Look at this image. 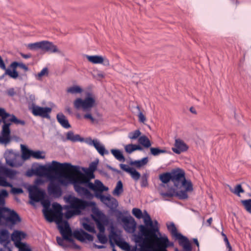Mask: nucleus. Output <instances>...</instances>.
<instances>
[{
    "instance_id": "1",
    "label": "nucleus",
    "mask_w": 251,
    "mask_h": 251,
    "mask_svg": "<svg viewBox=\"0 0 251 251\" xmlns=\"http://www.w3.org/2000/svg\"><path fill=\"white\" fill-rule=\"evenodd\" d=\"M144 222L145 225L139 226L140 234L134 235V241L140 247V251H149V242L154 244L157 251H167L168 237L158 236L161 235L158 222L152 221L148 213Z\"/></svg>"
},
{
    "instance_id": "2",
    "label": "nucleus",
    "mask_w": 251,
    "mask_h": 251,
    "mask_svg": "<svg viewBox=\"0 0 251 251\" xmlns=\"http://www.w3.org/2000/svg\"><path fill=\"white\" fill-rule=\"evenodd\" d=\"M76 167L77 168V171L71 172V174L75 173L78 174L74 179L73 183L75 190L79 195L85 196L88 199H92L94 196L87 188L94 191L95 192L96 197H99V193H101L108 189L98 179L95 180L94 184L91 182V180L95 178L94 172L85 170L84 169L85 174H83L80 172L78 166Z\"/></svg>"
},
{
    "instance_id": "3",
    "label": "nucleus",
    "mask_w": 251,
    "mask_h": 251,
    "mask_svg": "<svg viewBox=\"0 0 251 251\" xmlns=\"http://www.w3.org/2000/svg\"><path fill=\"white\" fill-rule=\"evenodd\" d=\"M48 177L50 180L57 178L58 181L62 184H66L67 181L65 179L67 176L64 175H62L60 173L63 172L64 173L71 174V172H77V168L76 166L72 165L69 163H61L56 161H52L51 165H47Z\"/></svg>"
},
{
    "instance_id": "4",
    "label": "nucleus",
    "mask_w": 251,
    "mask_h": 251,
    "mask_svg": "<svg viewBox=\"0 0 251 251\" xmlns=\"http://www.w3.org/2000/svg\"><path fill=\"white\" fill-rule=\"evenodd\" d=\"M171 181L176 189H180L181 186L185 188L183 191L191 192L193 190V184L190 180L185 178L184 171L180 168L172 170L171 171Z\"/></svg>"
},
{
    "instance_id": "5",
    "label": "nucleus",
    "mask_w": 251,
    "mask_h": 251,
    "mask_svg": "<svg viewBox=\"0 0 251 251\" xmlns=\"http://www.w3.org/2000/svg\"><path fill=\"white\" fill-rule=\"evenodd\" d=\"M64 226L58 225L60 232L62 235V238L56 237V242L58 245L64 249L67 248L69 246L64 243V240L68 241L70 243H74V240L72 238V231L67 221L64 222Z\"/></svg>"
},
{
    "instance_id": "6",
    "label": "nucleus",
    "mask_w": 251,
    "mask_h": 251,
    "mask_svg": "<svg viewBox=\"0 0 251 251\" xmlns=\"http://www.w3.org/2000/svg\"><path fill=\"white\" fill-rule=\"evenodd\" d=\"M96 100L93 95L88 93L85 98H77L74 101V106L76 109H82L84 111H89L96 105Z\"/></svg>"
},
{
    "instance_id": "7",
    "label": "nucleus",
    "mask_w": 251,
    "mask_h": 251,
    "mask_svg": "<svg viewBox=\"0 0 251 251\" xmlns=\"http://www.w3.org/2000/svg\"><path fill=\"white\" fill-rule=\"evenodd\" d=\"M27 47L31 50L40 49L44 52L50 53L60 52L56 45H54L52 42L48 41H42L29 44L27 45Z\"/></svg>"
},
{
    "instance_id": "8",
    "label": "nucleus",
    "mask_w": 251,
    "mask_h": 251,
    "mask_svg": "<svg viewBox=\"0 0 251 251\" xmlns=\"http://www.w3.org/2000/svg\"><path fill=\"white\" fill-rule=\"evenodd\" d=\"M67 202L70 204V205L66 206L65 208H71L75 210L76 214H80L82 210L84 209L89 205L88 201L75 197H69L67 199Z\"/></svg>"
},
{
    "instance_id": "9",
    "label": "nucleus",
    "mask_w": 251,
    "mask_h": 251,
    "mask_svg": "<svg viewBox=\"0 0 251 251\" xmlns=\"http://www.w3.org/2000/svg\"><path fill=\"white\" fill-rule=\"evenodd\" d=\"M45 193L41 190L37 186L33 185L29 188V197L31 200L30 203L33 204V202H39L43 200L45 197Z\"/></svg>"
},
{
    "instance_id": "10",
    "label": "nucleus",
    "mask_w": 251,
    "mask_h": 251,
    "mask_svg": "<svg viewBox=\"0 0 251 251\" xmlns=\"http://www.w3.org/2000/svg\"><path fill=\"white\" fill-rule=\"evenodd\" d=\"M93 219L96 222L99 231L100 232H104L105 226L109 224L107 217L102 212L98 211L95 213Z\"/></svg>"
},
{
    "instance_id": "11",
    "label": "nucleus",
    "mask_w": 251,
    "mask_h": 251,
    "mask_svg": "<svg viewBox=\"0 0 251 251\" xmlns=\"http://www.w3.org/2000/svg\"><path fill=\"white\" fill-rule=\"evenodd\" d=\"M4 156L7 165L14 167L19 165L18 159L20 157V155L18 153L14 152L12 150H7L5 152Z\"/></svg>"
},
{
    "instance_id": "12",
    "label": "nucleus",
    "mask_w": 251,
    "mask_h": 251,
    "mask_svg": "<svg viewBox=\"0 0 251 251\" xmlns=\"http://www.w3.org/2000/svg\"><path fill=\"white\" fill-rule=\"evenodd\" d=\"M52 109L49 107H40L34 104L32 105L31 112L35 116H40L42 118L47 119L50 118V114L51 112Z\"/></svg>"
},
{
    "instance_id": "13",
    "label": "nucleus",
    "mask_w": 251,
    "mask_h": 251,
    "mask_svg": "<svg viewBox=\"0 0 251 251\" xmlns=\"http://www.w3.org/2000/svg\"><path fill=\"white\" fill-rule=\"evenodd\" d=\"M122 222L123 223V227L126 232L133 233L135 232L137 224L133 217H123Z\"/></svg>"
},
{
    "instance_id": "14",
    "label": "nucleus",
    "mask_w": 251,
    "mask_h": 251,
    "mask_svg": "<svg viewBox=\"0 0 251 251\" xmlns=\"http://www.w3.org/2000/svg\"><path fill=\"white\" fill-rule=\"evenodd\" d=\"M161 195L163 197L172 198L176 197L179 200H186L188 198V195L186 191H183L182 190L177 191L176 189L173 188H170L168 192L161 193Z\"/></svg>"
},
{
    "instance_id": "15",
    "label": "nucleus",
    "mask_w": 251,
    "mask_h": 251,
    "mask_svg": "<svg viewBox=\"0 0 251 251\" xmlns=\"http://www.w3.org/2000/svg\"><path fill=\"white\" fill-rule=\"evenodd\" d=\"M9 233L8 230L3 229L0 232V243L3 247L0 249V251H12L10 248L8 246L10 243Z\"/></svg>"
},
{
    "instance_id": "16",
    "label": "nucleus",
    "mask_w": 251,
    "mask_h": 251,
    "mask_svg": "<svg viewBox=\"0 0 251 251\" xmlns=\"http://www.w3.org/2000/svg\"><path fill=\"white\" fill-rule=\"evenodd\" d=\"M50 201H47L43 203L44 209L43 210V213L46 220L50 222H52L56 221V215L54 213L52 209L50 208Z\"/></svg>"
},
{
    "instance_id": "17",
    "label": "nucleus",
    "mask_w": 251,
    "mask_h": 251,
    "mask_svg": "<svg viewBox=\"0 0 251 251\" xmlns=\"http://www.w3.org/2000/svg\"><path fill=\"white\" fill-rule=\"evenodd\" d=\"M87 60L93 64H101L105 66L110 65L109 60L105 57L100 55H87Z\"/></svg>"
},
{
    "instance_id": "18",
    "label": "nucleus",
    "mask_w": 251,
    "mask_h": 251,
    "mask_svg": "<svg viewBox=\"0 0 251 251\" xmlns=\"http://www.w3.org/2000/svg\"><path fill=\"white\" fill-rule=\"evenodd\" d=\"M109 239L110 245L113 247L112 251H117L114 248V244L112 242V240H114L118 246L121 247L124 249H126L127 248L129 247L128 244L126 242H123L122 243L124 245V246H121L120 245L119 242L118 241V239H120V236L116 233V232L114 231V230H111L110 235H109Z\"/></svg>"
},
{
    "instance_id": "19",
    "label": "nucleus",
    "mask_w": 251,
    "mask_h": 251,
    "mask_svg": "<svg viewBox=\"0 0 251 251\" xmlns=\"http://www.w3.org/2000/svg\"><path fill=\"white\" fill-rule=\"evenodd\" d=\"M175 147L172 148V151L176 154H180L182 152L186 151L188 149V146L180 139L175 140Z\"/></svg>"
},
{
    "instance_id": "20",
    "label": "nucleus",
    "mask_w": 251,
    "mask_h": 251,
    "mask_svg": "<svg viewBox=\"0 0 251 251\" xmlns=\"http://www.w3.org/2000/svg\"><path fill=\"white\" fill-rule=\"evenodd\" d=\"M178 240L179 245L183 247L184 251H192V247L188 239L180 233L176 238Z\"/></svg>"
},
{
    "instance_id": "21",
    "label": "nucleus",
    "mask_w": 251,
    "mask_h": 251,
    "mask_svg": "<svg viewBox=\"0 0 251 251\" xmlns=\"http://www.w3.org/2000/svg\"><path fill=\"white\" fill-rule=\"evenodd\" d=\"M48 193L57 196H61L62 194L61 189L59 184L51 180L48 187Z\"/></svg>"
},
{
    "instance_id": "22",
    "label": "nucleus",
    "mask_w": 251,
    "mask_h": 251,
    "mask_svg": "<svg viewBox=\"0 0 251 251\" xmlns=\"http://www.w3.org/2000/svg\"><path fill=\"white\" fill-rule=\"evenodd\" d=\"M32 174L38 176H46L48 177L47 165H40L32 170V173L27 172L28 176H31Z\"/></svg>"
},
{
    "instance_id": "23",
    "label": "nucleus",
    "mask_w": 251,
    "mask_h": 251,
    "mask_svg": "<svg viewBox=\"0 0 251 251\" xmlns=\"http://www.w3.org/2000/svg\"><path fill=\"white\" fill-rule=\"evenodd\" d=\"M52 209L56 215V222L57 224L62 222L63 214L62 212V208L61 205L58 203H54L52 204Z\"/></svg>"
},
{
    "instance_id": "24",
    "label": "nucleus",
    "mask_w": 251,
    "mask_h": 251,
    "mask_svg": "<svg viewBox=\"0 0 251 251\" xmlns=\"http://www.w3.org/2000/svg\"><path fill=\"white\" fill-rule=\"evenodd\" d=\"M89 144L93 145L98 152L101 155L108 153V151L105 150L104 147L101 145L100 143L96 139L92 140L90 139V142L89 143Z\"/></svg>"
},
{
    "instance_id": "25",
    "label": "nucleus",
    "mask_w": 251,
    "mask_h": 251,
    "mask_svg": "<svg viewBox=\"0 0 251 251\" xmlns=\"http://www.w3.org/2000/svg\"><path fill=\"white\" fill-rule=\"evenodd\" d=\"M56 119L58 122L64 128L68 129L71 127V125L68 120L63 113H59L57 114Z\"/></svg>"
},
{
    "instance_id": "26",
    "label": "nucleus",
    "mask_w": 251,
    "mask_h": 251,
    "mask_svg": "<svg viewBox=\"0 0 251 251\" xmlns=\"http://www.w3.org/2000/svg\"><path fill=\"white\" fill-rule=\"evenodd\" d=\"M3 125L2 127V135L4 139V140L7 142L9 141L10 134V130L9 128V126L11 125V123H7L5 121V123H3Z\"/></svg>"
},
{
    "instance_id": "27",
    "label": "nucleus",
    "mask_w": 251,
    "mask_h": 251,
    "mask_svg": "<svg viewBox=\"0 0 251 251\" xmlns=\"http://www.w3.org/2000/svg\"><path fill=\"white\" fill-rule=\"evenodd\" d=\"M99 198H100L101 201H107L109 202V205L108 206L111 208H116L118 206V201L116 199L114 198H111L109 197L105 196L103 195H101V193H99Z\"/></svg>"
},
{
    "instance_id": "28",
    "label": "nucleus",
    "mask_w": 251,
    "mask_h": 251,
    "mask_svg": "<svg viewBox=\"0 0 251 251\" xmlns=\"http://www.w3.org/2000/svg\"><path fill=\"white\" fill-rule=\"evenodd\" d=\"M66 138L68 140H70L73 142H76L77 141L82 142L83 141V138H81L79 135H75L74 132L72 131L68 132L66 135Z\"/></svg>"
},
{
    "instance_id": "29",
    "label": "nucleus",
    "mask_w": 251,
    "mask_h": 251,
    "mask_svg": "<svg viewBox=\"0 0 251 251\" xmlns=\"http://www.w3.org/2000/svg\"><path fill=\"white\" fill-rule=\"evenodd\" d=\"M26 234L21 231L15 230L11 235V239L13 241H21L25 237Z\"/></svg>"
},
{
    "instance_id": "30",
    "label": "nucleus",
    "mask_w": 251,
    "mask_h": 251,
    "mask_svg": "<svg viewBox=\"0 0 251 251\" xmlns=\"http://www.w3.org/2000/svg\"><path fill=\"white\" fill-rule=\"evenodd\" d=\"M21 147L22 151V157L23 160H26L32 156V150L28 149L24 145H21Z\"/></svg>"
},
{
    "instance_id": "31",
    "label": "nucleus",
    "mask_w": 251,
    "mask_h": 251,
    "mask_svg": "<svg viewBox=\"0 0 251 251\" xmlns=\"http://www.w3.org/2000/svg\"><path fill=\"white\" fill-rule=\"evenodd\" d=\"M148 161L149 160L148 157H146L142 158L141 160L131 161L129 164L130 165L135 166L137 168H139L146 165Z\"/></svg>"
},
{
    "instance_id": "32",
    "label": "nucleus",
    "mask_w": 251,
    "mask_h": 251,
    "mask_svg": "<svg viewBox=\"0 0 251 251\" xmlns=\"http://www.w3.org/2000/svg\"><path fill=\"white\" fill-rule=\"evenodd\" d=\"M167 229L168 231L171 233L172 236L174 238H176L178 235L180 234L177 232V228L173 222L170 223L169 224H166Z\"/></svg>"
},
{
    "instance_id": "33",
    "label": "nucleus",
    "mask_w": 251,
    "mask_h": 251,
    "mask_svg": "<svg viewBox=\"0 0 251 251\" xmlns=\"http://www.w3.org/2000/svg\"><path fill=\"white\" fill-rule=\"evenodd\" d=\"M111 152L113 156L119 161L124 162L125 158L122 153V152L119 150L112 149Z\"/></svg>"
},
{
    "instance_id": "34",
    "label": "nucleus",
    "mask_w": 251,
    "mask_h": 251,
    "mask_svg": "<svg viewBox=\"0 0 251 251\" xmlns=\"http://www.w3.org/2000/svg\"><path fill=\"white\" fill-rule=\"evenodd\" d=\"M159 178L162 183L167 184L171 181V172L162 173L159 175Z\"/></svg>"
},
{
    "instance_id": "35",
    "label": "nucleus",
    "mask_w": 251,
    "mask_h": 251,
    "mask_svg": "<svg viewBox=\"0 0 251 251\" xmlns=\"http://www.w3.org/2000/svg\"><path fill=\"white\" fill-rule=\"evenodd\" d=\"M138 142L145 148H148L151 146V141L145 135L140 136L138 139Z\"/></svg>"
},
{
    "instance_id": "36",
    "label": "nucleus",
    "mask_w": 251,
    "mask_h": 251,
    "mask_svg": "<svg viewBox=\"0 0 251 251\" xmlns=\"http://www.w3.org/2000/svg\"><path fill=\"white\" fill-rule=\"evenodd\" d=\"M86 233L83 229L80 230H75L74 231V236L78 240L83 242L85 240V235L84 233Z\"/></svg>"
},
{
    "instance_id": "37",
    "label": "nucleus",
    "mask_w": 251,
    "mask_h": 251,
    "mask_svg": "<svg viewBox=\"0 0 251 251\" xmlns=\"http://www.w3.org/2000/svg\"><path fill=\"white\" fill-rule=\"evenodd\" d=\"M10 67L12 69V71H11L10 69H6L5 70V74L8 75L9 76H10L11 77L13 78H17L18 76V73L16 71V68H14L12 65V63L10 65Z\"/></svg>"
},
{
    "instance_id": "38",
    "label": "nucleus",
    "mask_w": 251,
    "mask_h": 251,
    "mask_svg": "<svg viewBox=\"0 0 251 251\" xmlns=\"http://www.w3.org/2000/svg\"><path fill=\"white\" fill-rule=\"evenodd\" d=\"M123 192V185L121 180L117 183L116 186L113 190V194L115 195H119Z\"/></svg>"
},
{
    "instance_id": "39",
    "label": "nucleus",
    "mask_w": 251,
    "mask_h": 251,
    "mask_svg": "<svg viewBox=\"0 0 251 251\" xmlns=\"http://www.w3.org/2000/svg\"><path fill=\"white\" fill-rule=\"evenodd\" d=\"M241 202L245 210L249 213H251V199L242 200Z\"/></svg>"
},
{
    "instance_id": "40",
    "label": "nucleus",
    "mask_w": 251,
    "mask_h": 251,
    "mask_svg": "<svg viewBox=\"0 0 251 251\" xmlns=\"http://www.w3.org/2000/svg\"><path fill=\"white\" fill-rule=\"evenodd\" d=\"M151 153L153 156H157L161 153H164L167 152V151L165 149H160L158 148H150Z\"/></svg>"
},
{
    "instance_id": "41",
    "label": "nucleus",
    "mask_w": 251,
    "mask_h": 251,
    "mask_svg": "<svg viewBox=\"0 0 251 251\" xmlns=\"http://www.w3.org/2000/svg\"><path fill=\"white\" fill-rule=\"evenodd\" d=\"M67 92L72 94L81 93L82 92V89L79 86L75 85L68 88Z\"/></svg>"
},
{
    "instance_id": "42",
    "label": "nucleus",
    "mask_w": 251,
    "mask_h": 251,
    "mask_svg": "<svg viewBox=\"0 0 251 251\" xmlns=\"http://www.w3.org/2000/svg\"><path fill=\"white\" fill-rule=\"evenodd\" d=\"M11 118L9 119V121L11 122H13L16 125H21L22 126H25V122L24 120H19L16 118V117L14 115H11L10 116Z\"/></svg>"
},
{
    "instance_id": "43",
    "label": "nucleus",
    "mask_w": 251,
    "mask_h": 251,
    "mask_svg": "<svg viewBox=\"0 0 251 251\" xmlns=\"http://www.w3.org/2000/svg\"><path fill=\"white\" fill-rule=\"evenodd\" d=\"M97 236L100 243L105 244L107 242L108 239L106 235H104V232H100V233L97 234Z\"/></svg>"
},
{
    "instance_id": "44",
    "label": "nucleus",
    "mask_w": 251,
    "mask_h": 251,
    "mask_svg": "<svg viewBox=\"0 0 251 251\" xmlns=\"http://www.w3.org/2000/svg\"><path fill=\"white\" fill-rule=\"evenodd\" d=\"M48 69L47 68H43L40 72L38 73L35 75V77L36 79L38 80H41L42 79V77L44 75H48Z\"/></svg>"
},
{
    "instance_id": "45",
    "label": "nucleus",
    "mask_w": 251,
    "mask_h": 251,
    "mask_svg": "<svg viewBox=\"0 0 251 251\" xmlns=\"http://www.w3.org/2000/svg\"><path fill=\"white\" fill-rule=\"evenodd\" d=\"M2 173L7 176L12 178L14 177V176L16 175V172L9 169H7L6 168L4 167Z\"/></svg>"
},
{
    "instance_id": "46",
    "label": "nucleus",
    "mask_w": 251,
    "mask_h": 251,
    "mask_svg": "<svg viewBox=\"0 0 251 251\" xmlns=\"http://www.w3.org/2000/svg\"><path fill=\"white\" fill-rule=\"evenodd\" d=\"M128 173L130 174L132 178L135 180H138L141 176L140 174L133 168H132Z\"/></svg>"
},
{
    "instance_id": "47",
    "label": "nucleus",
    "mask_w": 251,
    "mask_h": 251,
    "mask_svg": "<svg viewBox=\"0 0 251 251\" xmlns=\"http://www.w3.org/2000/svg\"><path fill=\"white\" fill-rule=\"evenodd\" d=\"M12 65L14 68H17L18 67H19L20 68L24 70L25 72H26L28 70V67L23 63L14 61L12 63Z\"/></svg>"
},
{
    "instance_id": "48",
    "label": "nucleus",
    "mask_w": 251,
    "mask_h": 251,
    "mask_svg": "<svg viewBox=\"0 0 251 251\" xmlns=\"http://www.w3.org/2000/svg\"><path fill=\"white\" fill-rule=\"evenodd\" d=\"M83 227L87 231L92 232L96 233L95 227L93 225H90L86 223H83L82 224Z\"/></svg>"
},
{
    "instance_id": "49",
    "label": "nucleus",
    "mask_w": 251,
    "mask_h": 251,
    "mask_svg": "<svg viewBox=\"0 0 251 251\" xmlns=\"http://www.w3.org/2000/svg\"><path fill=\"white\" fill-rule=\"evenodd\" d=\"M148 175L146 174H144L141 177V186L142 187H146L148 186Z\"/></svg>"
},
{
    "instance_id": "50",
    "label": "nucleus",
    "mask_w": 251,
    "mask_h": 251,
    "mask_svg": "<svg viewBox=\"0 0 251 251\" xmlns=\"http://www.w3.org/2000/svg\"><path fill=\"white\" fill-rule=\"evenodd\" d=\"M141 134V132L139 129L131 132L128 134V137L131 139H136Z\"/></svg>"
},
{
    "instance_id": "51",
    "label": "nucleus",
    "mask_w": 251,
    "mask_h": 251,
    "mask_svg": "<svg viewBox=\"0 0 251 251\" xmlns=\"http://www.w3.org/2000/svg\"><path fill=\"white\" fill-rule=\"evenodd\" d=\"M132 213L133 215L138 219H141L143 217L142 211L137 208L132 209Z\"/></svg>"
},
{
    "instance_id": "52",
    "label": "nucleus",
    "mask_w": 251,
    "mask_h": 251,
    "mask_svg": "<svg viewBox=\"0 0 251 251\" xmlns=\"http://www.w3.org/2000/svg\"><path fill=\"white\" fill-rule=\"evenodd\" d=\"M67 211L65 213V217L67 219H69L72 217H73L75 215H77L76 213H75V210L71 209V208H68L66 209Z\"/></svg>"
},
{
    "instance_id": "53",
    "label": "nucleus",
    "mask_w": 251,
    "mask_h": 251,
    "mask_svg": "<svg viewBox=\"0 0 251 251\" xmlns=\"http://www.w3.org/2000/svg\"><path fill=\"white\" fill-rule=\"evenodd\" d=\"M42 152H41L40 151H32V157L36 158V159H44L45 158V155H42Z\"/></svg>"
},
{
    "instance_id": "54",
    "label": "nucleus",
    "mask_w": 251,
    "mask_h": 251,
    "mask_svg": "<svg viewBox=\"0 0 251 251\" xmlns=\"http://www.w3.org/2000/svg\"><path fill=\"white\" fill-rule=\"evenodd\" d=\"M232 192L238 196H239L240 193L244 192V190L242 188L241 184H238L235 186L234 191H232Z\"/></svg>"
},
{
    "instance_id": "55",
    "label": "nucleus",
    "mask_w": 251,
    "mask_h": 251,
    "mask_svg": "<svg viewBox=\"0 0 251 251\" xmlns=\"http://www.w3.org/2000/svg\"><path fill=\"white\" fill-rule=\"evenodd\" d=\"M137 108L139 110V112L138 113V118H139V121L140 123H144L146 121V118L145 115L143 114L142 112L140 111V109L139 106H137Z\"/></svg>"
},
{
    "instance_id": "56",
    "label": "nucleus",
    "mask_w": 251,
    "mask_h": 251,
    "mask_svg": "<svg viewBox=\"0 0 251 251\" xmlns=\"http://www.w3.org/2000/svg\"><path fill=\"white\" fill-rule=\"evenodd\" d=\"M98 164V161L92 162L90 164L89 168L87 170L94 172L97 169Z\"/></svg>"
},
{
    "instance_id": "57",
    "label": "nucleus",
    "mask_w": 251,
    "mask_h": 251,
    "mask_svg": "<svg viewBox=\"0 0 251 251\" xmlns=\"http://www.w3.org/2000/svg\"><path fill=\"white\" fill-rule=\"evenodd\" d=\"M125 151L128 153H131L134 151V145L128 144L125 147Z\"/></svg>"
},
{
    "instance_id": "58",
    "label": "nucleus",
    "mask_w": 251,
    "mask_h": 251,
    "mask_svg": "<svg viewBox=\"0 0 251 251\" xmlns=\"http://www.w3.org/2000/svg\"><path fill=\"white\" fill-rule=\"evenodd\" d=\"M14 242H15L16 246L19 249V251H20L21 249H25L26 248L25 244L22 243L21 241Z\"/></svg>"
},
{
    "instance_id": "59",
    "label": "nucleus",
    "mask_w": 251,
    "mask_h": 251,
    "mask_svg": "<svg viewBox=\"0 0 251 251\" xmlns=\"http://www.w3.org/2000/svg\"><path fill=\"white\" fill-rule=\"evenodd\" d=\"M0 185L2 186H9L10 184L3 177H0Z\"/></svg>"
},
{
    "instance_id": "60",
    "label": "nucleus",
    "mask_w": 251,
    "mask_h": 251,
    "mask_svg": "<svg viewBox=\"0 0 251 251\" xmlns=\"http://www.w3.org/2000/svg\"><path fill=\"white\" fill-rule=\"evenodd\" d=\"M120 167L123 170L125 171V172L128 173L130 171L131 169H132V168L128 167L126 165L123 164H121L120 165Z\"/></svg>"
},
{
    "instance_id": "61",
    "label": "nucleus",
    "mask_w": 251,
    "mask_h": 251,
    "mask_svg": "<svg viewBox=\"0 0 251 251\" xmlns=\"http://www.w3.org/2000/svg\"><path fill=\"white\" fill-rule=\"evenodd\" d=\"M84 234L85 235V240H87L89 241H93L94 237L92 235H91L87 232L84 233Z\"/></svg>"
},
{
    "instance_id": "62",
    "label": "nucleus",
    "mask_w": 251,
    "mask_h": 251,
    "mask_svg": "<svg viewBox=\"0 0 251 251\" xmlns=\"http://www.w3.org/2000/svg\"><path fill=\"white\" fill-rule=\"evenodd\" d=\"M84 118L85 119H89L92 122H94L95 121V119L93 117L91 114H86L84 115Z\"/></svg>"
},
{
    "instance_id": "63",
    "label": "nucleus",
    "mask_w": 251,
    "mask_h": 251,
    "mask_svg": "<svg viewBox=\"0 0 251 251\" xmlns=\"http://www.w3.org/2000/svg\"><path fill=\"white\" fill-rule=\"evenodd\" d=\"M7 94L10 96H13L15 95L16 93L15 92L14 88H10L7 90Z\"/></svg>"
},
{
    "instance_id": "64",
    "label": "nucleus",
    "mask_w": 251,
    "mask_h": 251,
    "mask_svg": "<svg viewBox=\"0 0 251 251\" xmlns=\"http://www.w3.org/2000/svg\"><path fill=\"white\" fill-rule=\"evenodd\" d=\"M8 194L7 191L6 190H2L0 192V196L2 197V198L6 197L8 196Z\"/></svg>"
}]
</instances>
